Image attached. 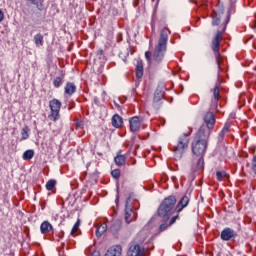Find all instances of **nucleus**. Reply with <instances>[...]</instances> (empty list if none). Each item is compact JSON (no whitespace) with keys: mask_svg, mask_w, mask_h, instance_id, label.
<instances>
[{"mask_svg":"<svg viewBox=\"0 0 256 256\" xmlns=\"http://www.w3.org/2000/svg\"><path fill=\"white\" fill-rule=\"evenodd\" d=\"M203 121L204 124L200 126L191 144L193 155L199 157L198 159L193 158L192 171H203L205 169L204 157L205 153H207L211 131L215 129V114L207 112L203 117Z\"/></svg>","mask_w":256,"mask_h":256,"instance_id":"f257e3e1","label":"nucleus"},{"mask_svg":"<svg viewBox=\"0 0 256 256\" xmlns=\"http://www.w3.org/2000/svg\"><path fill=\"white\" fill-rule=\"evenodd\" d=\"M169 28H163L160 32V37L158 42L154 48L153 53L151 51L145 52V59L147 63H151L153 61L159 65L165 59V53H167V43L169 41ZM152 58V59H151Z\"/></svg>","mask_w":256,"mask_h":256,"instance_id":"f03ea898","label":"nucleus"},{"mask_svg":"<svg viewBox=\"0 0 256 256\" xmlns=\"http://www.w3.org/2000/svg\"><path fill=\"white\" fill-rule=\"evenodd\" d=\"M177 203V198L175 196H168L165 198L157 210L158 217H161L164 221H169L171 219V214L175 209V205Z\"/></svg>","mask_w":256,"mask_h":256,"instance_id":"7ed1b4c3","label":"nucleus"},{"mask_svg":"<svg viewBox=\"0 0 256 256\" xmlns=\"http://www.w3.org/2000/svg\"><path fill=\"white\" fill-rule=\"evenodd\" d=\"M223 33H225V27H224L223 31L218 30L216 32V34L212 38V42H211V49L214 53L215 61H216V64L218 65V69L220 71H223V68H221L222 59H221V52H220L221 41H223Z\"/></svg>","mask_w":256,"mask_h":256,"instance_id":"20e7f679","label":"nucleus"},{"mask_svg":"<svg viewBox=\"0 0 256 256\" xmlns=\"http://www.w3.org/2000/svg\"><path fill=\"white\" fill-rule=\"evenodd\" d=\"M189 147V137L186 134L179 137L178 144L174 147V155L176 159H181L185 149Z\"/></svg>","mask_w":256,"mask_h":256,"instance_id":"39448f33","label":"nucleus"},{"mask_svg":"<svg viewBox=\"0 0 256 256\" xmlns=\"http://www.w3.org/2000/svg\"><path fill=\"white\" fill-rule=\"evenodd\" d=\"M61 101H59L58 99H52L49 102V107L51 110V114L49 116V118L52 121H57L59 120V112L61 111Z\"/></svg>","mask_w":256,"mask_h":256,"instance_id":"423d86ee","label":"nucleus"},{"mask_svg":"<svg viewBox=\"0 0 256 256\" xmlns=\"http://www.w3.org/2000/svg\"><path fill=\"white\" fill-rule=\"evenodd\" d=\"M236 237L237 232L229 227L224 228L220 234V239L222 241H233Z\"/></svg>","mask_w":256,"mask_h":256,"instance_id":"0eeeda50","label":"nucleus"},{"mask_svg":"<svg viewBox=\"0 0 256 256\" xmlns=\"http://www.w3.org/2000/svg\"><path fill=\"white\" fill-rule=\"evenodd\" d=\"M130 131L132 133H138L141 130V118L134 116L129 119Z\"/></svg>","mask_w":256,"mask_h":256,"instance_id":"6e6552de","label":"nucleus"},{"mask_svg":"<svg viewBox=\"0 0 256 256\" xmlns=\"http://www.w3.org/2000/svg\"><path fill=\"white\" fill-rule=\"evenodd\" d=\"M143 253H145V249L137 243H132L128 249V256H141Z\"/></svg>","mask_w":256,"mask_h":256,"instance_id":"1a4fd4ad","label":"nucleus"},{"mask_svg":"<svg viewBox=\"0 0 256 256\" xmlns=\"http://www.w3.org/2000/svg\"><path fill=\"white\" fill-rule=\"evenodd\" d=\"M189 201V196L182 197L175 208L176 213H181L189 205Z\"/></svg>","mask_w":256,"mask_h":256,"instance_id":"9d476101","label":"nucleus"},{"mask_svg":"<svg viewBox=\"0 0 256 256\" xmlns=\"http://www.w3.org/2000/svg\"><path fill=\"white\" fill-rule=\"evenodd\" d=\"M123 251V248L121 246L116 245L110 247L107 252L105 253V256H121V253Z\"/></svg>","mask_w":256,"mask_h":256,"instance_id":"9b49d317","label":"nucleus"},{"mask_svg":"<svg viewBox=\"0 0 256 256\" xmlns=\"http://www.w3.org/2000/svg\"><path fill=\"white\" fill-rule=\"evenodd\" d=\"M112 127H115V129H119L123 127V117H121L119 114H115L112 119Z\"/></svg>","mask_w":256,"mask_h":256,"instance_id":"f8f14e48","label":"nucleus"},{"mask_svg":"<svg viewBox=\"0 0 256 256\" xmlns=\"http://www.w3.org/2000/svg\"><path fill=\"white\" fill-rule=\"evenodd\" d=\"M28 5H34L38 9V11H43L45 9V0H26Z\"/></svg>","mask_w":256,"mask_h":256,"instance_id":"ddd939ff","label":"nucleus"},{"mask_svg":"<svg viewBox=\"0 0 256 256\" xmlns=\"http://www.w3.org/2000/svg\"><path fill=\"white\" fill-rule=\"evenodd\" d=\"M163 95H165V90H163V87L158 86L156 91L154 92V103H161Z\"/></svg>","mask_w":256,"mask_h":256,"instance_id":"4468645a","label":"nucleus"},{"mask_svg":"<svg viewBox=\"0 0 256 256\" xmlns=\"http://www.w3.org/2000/svg\"><path fill=\"white\" fill-rule=\"evenodd\" d=\"M77 91V86L73 82H67L65 88H64V93L66 95H73Z\"/></svg>","mask_w":256,"mask_h":256,"instance_id":"2eb2a0df","label":"nucleus"},{"mask_svg":"<svg viewBox=\"0 0 256 256\" xmlns=\"http://www.w3.org/2000/svg\"><path fill=\"white\" fill-rule=\"evenodd\" d=\"M40 231L42 235H46L49 231H53V225L49 221H44L40 225Z\"/></svg>","mask_w":256,"mask_h":256,"instance_id":"dca6fc26","label":"nucleus"},{"mask_svg":"<svg viewBox=\"0 0 256 256\" xmlns=\"http://www.w3.org/2000/svg\"><path fill=\"white\" fill-rule=\"evenodd\" d=\"M121 220H116L112 223L111 227H110V231L112 233V235H117V233H119V231H121Z\"/></svg>","mask_w":256,"mask_h":256,"instance_id":"f3484780","label":"nucleus"},{"mask_svg":"<svg viewBox=\"0 0 256 256\" xmlns=\"http://www.w3.org/2000/svg\"><path fill=\"white\" fill-rule=\"evenodd\" d=\"M114 163H116L118 167H123V165L127 163V157H125L123 154H117V156L114 158Z\"/></svg>","mask_w":256,"mask_h":256,"instance_id":"a211bd4d","label":"nucleus"},{"mask_svg":"<svg viewBox=\"0 0 256 256\" xmlns=\"http://www.w3.org/2000/svg\"><path fill=\"white\" fill-rule=\"evenodd\" d=\"M29 133H31V128H29V126H24L21 130V141L29 139Z\"/></svg>","mask_w":256,"mask_h":256,"instance_id":"6ab92c4d","label":"nucleus"},{"mask_svg":"<svg viewBox=\"0 0 256 256\" xmlns=\"http://www.w3.org/2000/svg\"><path fill=\"white\" fill-rule=\"evenodd\" d=\"M136 77L137 79H141L143 77V62L138 61L136 65Z\"/></svg>","mask_w":256,"mask_h":256,"instance_id":"aec40b11","label":"nucleus"},{"mask_svg":"<svg viewBox=\"0 0 256 256\" xmlns=\"http://www.w3.org/2000/svg\"><path fill=\"white\" fill-rule=\"evenodd\" d=\"M23 159L24 161H31V159L33 157H35V150H26L24 153H23Z\"/></svg>","mask_w":256,"mask_h":256,"instance_id":"412c9836","label":"nucleus"},{"mask_svg":"<svg viewBox=\"0 0 256 256\" xmlns=\"http://www.w3.org/2000/svg\"><path fill=\"white\" fill-rule=\"evenodd\" d=\"M34 43L36 47H43L44 40L41 33H38L34 36Z\"/></svg>","mask_w":256,"mask_h":256,"instance_id":"4be33fe9","label":"nucleus"},{"mask_svg":"<svg viewBox=\"0 0 256 256\" xmlns=\"http://www.w3.org/2000/svg\"><path fill=\"white\" fill-rule=\"evenodd\" d=\"M107 231V224H101L96 228V237H102L103 233Z\"/></svg>","mask_w":256,"mask_h":256,"instance_id":"5701e85b","label":"nucleus"},{"mask_svg":"<svg viewBox=\"0 0 256 256\" xmlns=\"http://www.w3.org/2000/svg\"><path fill=\"white\" fill-rule=\"evenodd\" d=\"M131 215H133V208H125V222L127 224L133 221V219L131 218Z\"/></svg>","mask_w":256,"mask_h":256,"instance_id":"b1692460","label":"nucleus"},{"mask_svg":"<svg viewBox=\"0 0 256 256\" xmlns=\"http://www.w3.org/2000/svg\"><path fill=\"white\" fill-rule=\"evenodd\" d=\"M217 181H223L224 179H229V174L225 171H217L216 172Z\"/></svg>","mask_w":256,"mask_h":256,"instance_id":"393cba45","label":"nucleus"},{"mask_svg":"<svg viewBox=\"0 0 256 256\" xmlns=\"http://www.w3.org/2000/svg\"><path fill=\"white\" fill-rule=\"evenodd\" d=\"M221 18L217 16V12L212 13V26L215 27L217 25H220Z\"/></svg>","mask_w":256,"mask_h":256,"instance_id":"a878e982","label":"nucleus"},{"mask_svg":"<svg viewBox=\"0 0 256 256\" xmlns=\"http://www.w3.org/2000/svg\"><path fill=\"white\" fill-rule=\"evenodd\" d=\"M55 185H57V180L51 179L46 183L47 191H53L55 189Z\"/></svg>","mask_w":256,"mask_h":256,"instance_id":"bb28decb","label":"nucleus"},{"mask_svg":"<svg viewBox=\"0 0 256 256\" xmlns=\"http://www.w3.org/2000/svg\"><path fill=\"white\" fill-rule=\"evenodd\" d=\"M53 85L56 89H59V87H61V85H63V78L62 77H56L53 81Z\"/></svg>","mask_w":256,"mask_h":256,"instance_id":"cd10ccee","label":"nucleus"},{"mask_svg":"<svg viewBox=\"0 0 256 256\" xmlns=\"http://www.w3.org/2000/svg\"><path fill=\"white\" fill-rule=\"evenodd\" d=\"M217 107H219V98H212V101H211L212 111H217Z\"/></svg>","mask_w":256,"mask_h":256,"instance_id":"c85d7f7f","label":"nucleus"},{"mask_svg":"<svg viewBox=\"0 0 256 256\" xmlns=\"http://www.w3.org/2000/svg\"><path fill=\"white\" fill-rule=\"evenodd\" d=\"M81 225V220H77V222L74 224L71 232H70V235H75V233H77V231H79V227Z\"/></svg>","mask_w":256,"mask_h":256,"instance_id":"c756f323","label":"nucleus"},{"mask_svg":"<svg viewBox=\"0 0 256 256\" xmlns=\"http://www.w3.org/2000/svg\"><path fill=\"white\" fill-rule=\"evenodd\" d=\"M221 94L219 93V85H216L213 89V98L212 99H219Z\"/></svg>","mask_w":256,"mask_h":256,"instance_id":"7c9ffc66","label":"nucleus"},{"mask_svg":"<svg viewBox=\"0 0 256 256\" xmlns=\"http://www.w3.org/2000/svg\"><path fill=\"white\" fill-rule=\"evenodd\" d=\"M111 175L114 179H119V177H121V170L114 169L111 171Z\"/></svg>","mask_w":256,"mask_h":256,"instance_id":"2f4dec72","label":"nucleus"},{"mask_svg":"<svg viewBox=\"0 0 256 256\" xmlns=\"http://www.w3.org/2000/svg\"><path fill=\"white\" fill-rule=\"evenodd\" d=\"M169 227H171V226L169 224H167V222L162 223L159 226L160 233H163V231H167L169 229Z\"/></svg>","mask_w":256,"mask_h":256,"instance_id":"473e14b6","label":"nucleus"},{"mask_svg":"<svg viewBox=\"0 0 256 256\" xmlns=\"http://www.w3.org/2000/svg\"><path fill=\"white\" fill-rule=\"evenodd\" d=\"M179 220V213H177L175 216H173L169 221V226L175 225V223Z\"/></svg>","mask_w":256,"mask_h":256,"instance_id":"72a5a7b5","label":"nucleus"},{"mask_svg":"<svg viewBox=\"0 0 256 256\" xmlns=\"http://www.w3.org/2000/svg\"><path fill=\"white\" fill-rule=\"evenodd\" d=\"M230 127H231V126H230L229 124H225L224 127H223V129H222L223 133H229Z\"/></svg>","mask_w":256,"mask_h":256,"instance_id":"f704fd0d","label":"nucleus"},{"mask_svg":"<svg viewBox=\"0 0 256 256\" xmlns=\"http://www.w3.org/2000/svg\"><path fill=\"white\" fill-rule=\"evenodd\" d=\"M129 203H131V196H129V197L126 199L125 208H132L131 206H129Z\"/></svg>","mask_w":256,"mask_h":256,"instance_id":"c9c22d12","label":"nucleus"},{"mask_svg":"<svg viewBox=\"0 0 256 256\" xmlns=\"http://www.w3.org/2000/svg\"><path fill=\"white\" fill-rule=\"evenodd\" d=\"M95 105H99L100 101H99V97L95 96L93 99Z\"/></svg>","mask_w":256,"mask_h":256,"instance_id":"e433bc0d","label":"nucleus"},{"mask_svg":"<svg viewBox=\"0 0 256 256\" xmlns=\"http://www.w3.org/2000/svg\"><path fill=\"white\" fill-rule=\"evenodd\" d=\"M4 17H5V14L3 13L2 10H0V23L1 21H3Z\"/></svg>","mask_w":256,"mask_h":256,"instance_id":"4c0bfd02","label":"nucleus"},{"mask_svg":"<svg viewBox=\"0 0 256 256\" xmlns=\"http://www.w3.org/2000/svg\"><path fill=\"white\" fill-rule=\"evenodd\" d=\"M225 132H223V130H221V132L219 133V137H221V139H223V137H225Z\"/></svg>","mask_w":256,"mask_h":256,"instance_id":"58836bf2","label":"nucleus"},{"mask_svg":"<svg viewBox=\"0 0 256 256\" xmlns=\"http://www.w3.org/2000/svg\"><path fill=\"white\" fill-rule=\"evenodd\" d=\"M114 105H115L116 109H121V105H119L117 102H114Z\"/></svg>","mask_w":256,"mask_h":256,"instance_id":"ea45409f","label":"nucleus"},{"mask_svg":"<svg viewBox=\"0 0 256 256\" xmlns=\"http://www.w3.org/2000/svg\"><path fill=\"white\" fill-rule=\"evenodd\" d=\"M253 29H254V31L256 32V20H255V22H254Z\"/></svg>","mask_w":256,"mask_h":256,"instance_id":"a19ab883","label":"nucleus"},{"mask_svg":"<svg viewBox=\"0 0 256 256\" xmlns=\"http://www.w3.org/2000/svg\"><path fill=\"white\" fill-rule=\"evenodd\" d=\"M229 17H230V15L228 14V17H227V23H229Z\"/></svg>","mask_w":256,"mask_h":256,"instance_id":"79ce46f5","label":"nucleus"},{"mask_svg":"<svg viewBox=\"0 0 256 256\" xmlns=\"http://www.w3.org/2000/svg\"><path fill=\"white\" fill-rule=\"evenodd\" d=\"M217 256H221V252H219V253L217 254Z\"/></svg>","mask_w":256,"mask_h":256,"instance_id":"37998d69","label":"nucleus"},{"mask_svg":"<svg viewBox=\"0 0 256 256\" xmlns=\"http://www.w3.org/2000/svg\"><path fill=\"white\" fill-rule=\"evenodd\" d=\"M77 126H78V127H80V126H81V124H77Z\"/></svg>","mask_w":256,"mask_h":256,"instance_id":"c03bdc74","label":"nucleus"}]
</instances>
